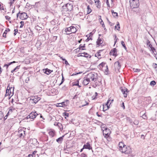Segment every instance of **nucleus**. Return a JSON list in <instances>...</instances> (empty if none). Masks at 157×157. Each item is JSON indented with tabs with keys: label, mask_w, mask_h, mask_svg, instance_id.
Returning a JSON list of instances; mask_svg holds the SVG:
<instances>
[{
	"label": "nucleus",
	"mask_w": 157,
	"mask_h": 157,
	"mask_svg": "<svg viewBox=\"0 0 157 157\" xmlns=\"http://www.w3.org/2000/svg\"><path fill=\"white\" fill-rule=\"evenodd\" d=\"M56 21L55 20H54L51 21V23L52 25H55L56 24Z\"/></svg>",
	"instance_id": "nucleus-34"
},
{
	"label": "nucleus",
	"mask_w": 157,
	"mask_h": 157,
	"mask_svg": "<svg viewBox=\"0 0 157 157\" xmlns=\"http://www.w3.org/2000/svg\"><path fill=\"white\" fill-rule=\"evenodd\" d=\"M69 103V100H66L60 103H57L56 104V106L58 107H64L66 106Z\"/></svg>",
	"instance_id": "nucleus-7"
},
{
	"label": "nucleus",
	"mask_w": 157,
	"mask_h": 157,
	"mask_svg": "<svg viewBox=\"0 0 157 157\" xmlns=\"http://www.w3.org/2000/svg\"><path fill=\"white\" fill-rule=\"evenodd\" d=\"M25 131L21 129L19 131V136L20 137H21L23 136V133L25 134Z\"/></svg>",
	"instance_id": "nucleus-23"
},
{
	"label": "nucleus",
	"mask_w": 157,
	"mask_h": 157,
	"mask_svg": "<svg viewBox=\"0 0 157 157\" xmlns=\"http://www.w3.org/2000/svg\"><path fill=\"white\" fill-rule=\"evenodd\" d=\"M45 73L47 75L50 74L52 71L51 70L46 68L45 69Z\"/></svg>",
	"instance_id": "nucleus-27"
},
{
	"label": "nucleus",
	"mask_w": 157,
	"mask_h": 157,
	"mask_svg": "<svg viewBox=\"0 0 157 157\" xmlns=\"http://www.w3.org/2000/svg\"><path fill=\"white\" fill-rule=\"evenodd\" d=\"M63 61H65V63L66 64V65H67V64H68V63L67 61L65 59H63Z\"/></svg>",
	"instance_id": "nucleus-51"
},
{
	"label": "nucleus",
	"mask_w": 157,
	"mask_h": 157,
	"mask_svg": "<svg viewBox=\"0 0 157 157\" xmlns=\"http://www.w3.org/2000/svg\"><path fill=\"white\" fill-rule=\"evenodd\" d=\"M87 1L91 5H92L94 3V2L91 0H87Z\"/></svg>",
	"instance_id": "nucleus-39"
},
{
	"label": "nucleus",
	"mask_w": 157,
	"mask_h": 157,
	"mask_svg": "<svg viewBox=\"0 0 157 157\" xmlns=\"http://www.w3.org/2000/svg\"><path fill=\"white\" fill-rule=\"evenodd\" d=\"M14 1V0H11L10 2V5H11L13 4V3Z\"/></svg>",
	"instance_id": "nucleus-52"
},
{
	"label": "nucleus",
	"mask_w": 157,
	"mask_h": 157,
	"mask_svg": "<svg viewBox=\"0 0 157 157\" xmlns=\"http://www.w3.org/2000/svg\"><path fill=\"white\" fill-rule=\"evenodd\" d=\"M10 87H9V86H8L7 89L6 90V94H7L8 95L9 94V92L10 91ZM12 88V87L11 88L10 90V93H11V89Z\"/></svg>",
	"instance_id": "nucleus-28"
},
{
	"label": "nucleus",
	"mask_w": 157,
	"mask_h": 157,
	"mask_svg": "<svg viewBox=\"0 0 157 157\" xmlns=\"http://www.w3.org/2000/svg\"><path fill=\"white\" fill-rule=\"evenodd\" d=\"M87 76L90 80H91L92 81L95 82L98 78V75L97 73L94 72L90 73Z\"/></svg>",
	"instance_id": "nucleus-3"
},
{
	"label": "nucleus",
	"mask_w": 157,
	"mask_h": 157,
	"mask_svg": "<svg viewBox=\"0 0 157 157\" xmlns=\"http://www.w3.org/2000/svg\"><path fill=\"white\" fill-rule=\"evenodd\" d=\"M130 5L132 8H136L139 5V0H130Z\"/></svg>",
	"instance_id": "nucleus-4"
},
{
	"label": "nucleus",
	"mask_w": 157,
	"mask_h": 157,
	"mask_svg": "<svg viewBox=\"0 0 157 157\" xmlns=\"http://www.w3.org/2000/svg\"><path fill=\"white\" fill-rule=\"evenodd\" d=\"M38 115V114L35 112H32L30 113L28 117H29V118H30V119H32L33 120Z\"/></svg>",
	"instance_id": "nucleus-9"
},
{
	"label": "nucleus",
	"mask_w": 157,
	"mask_h": 157,
	"mask_svg": "<svg viewBox=\"0 0 157 157\" xmlns=\"http://www.w3.org/2000/svg\"><path fill=\"white\" fill-rule=\"evenodd\" d=\"M4 116L3 113L0 112V120L2 119Z\"/></svg>",
	"instance_id": "nucleus-38"
},
{
	"label": "nucleus",
	"mask_w": 157,
	"mask_h": 157,
	"mask_svg": "<svg viewBox=\"0 0 157 157\" xmlns=\"http://www.w3.org/2000/svg\"><path fill=\"white\" fill-rule=\"evenodd\" d=\"M14 35H15L18 32V29H15L14 30Z\"/></svg>",
	"instance_id": "nucleus-46"
},
{
	"label": "nucleus",
	"mask_w": 157,
	"mask_h": 157,
	"mask_svg": "<svg viewBox=\"0 0 157 157\" xmlns=\"http://www.w3.org/2000/svg\"><path fill=\"white\" fill-rule=\"evenodd\" d=\"M85 47V44L82 45V44H80L79 47V49H81L82 50H84L85 49H83V48H84Z\"/></svg>",
	"instance_id": "nucleus-32"
},
{
	"label": "nucleus",
	"mask_w": 157,
	"mask_h": 157,
	"mask_svg": "<svg viewBox=\"0 0 157 157\" xmlns=\"http://www.w3.org/2000/svg\"><path fill=\"white\" fill-rule=\"evenodd\" d=\"M33 155L32 154H29L28 156V157H33Z\"/></svg>",
	"instance_id": "nucleus-59"
},
{
	"label": "nucleus",
	"mask_w": 157,
	"mask_h": 157,
	"mask_svg": "<svg viewBox=\"0 0 157 157\" xmlns=\"http://www.w3.org/2000/svg\"><path fill=\"white\" fill-rule=\"evenodd\" d=\"M117 27L119 29L120 28V25H119V23H118V24H117V25H116L115 26V28L116 29H117Z\"/></svg>",
	"instance_id": "nucleus-55"
},
{
	"label": "nucleus",
	"mask_w": 157,
	"mask_h": 157,
	"mask_svg": "<svg viewBox=\"0 0 157 157\" xmlns=\"http://www.w3.org/2000/svg\"><path fill=\"white\" fill-rule=\"evenodd\" d=\"M121 106L123 107V108L124 109H125V106H124V102H122V103Z\"/></svg>",
	"instance_id": "nucleus-53"
},
{
	"label": "nucleus",
	"mask_w": 157,
	"mask_h": 157,
	"mask_svg": "<svg viewBox=\"0 0 157 157\" xmlns=\"http://www.w3.org/2000/svg\"><path fill=\"white\" fill-rule=\"evenodd\" d=\"M134 72H138L140 71V70L138 69H134Z\"/></svg>",
	"instance_id": "nucleus-48"
},
{
	"label": "nucleus",
	"mask_w": 157,
	"mask_h": 157,
	"mask_svg": "<svg viewBox=\"0 0 157 157\" xmlns=\"http://www.w3.org/2000/svg\"><path fill=\"white\" fill-rule=\"evenodd\" d=\"M10 31V29L9 28H7L6 29L4 33L3 34V36L4 37H6V34L7 32H9Z\"/></svg>",
	"instance_id": "nucleus-24"
},
{
	"label": "nucleus",
	"mask_w": 157,
	"mask_h": 157,
	"mask_svg": "<svg viewBox=\"0 0 157 157\" xmlns=\"http://www.w3.org/2000/svg\"><path fill=\"white\" fill-rule=\"evenodd\" d=\"M16 63V62L14 61L12 62H11L10 63H9L8 64H6L4 65V67L6 66V69H7V70L8 67H9V65H11V64H12L13 63Z\"/></svg>",
	"instance_id": "nucleus-25"
},
{
	"label": "nucleus",
	"mask_w": 157,
	"mask_h": 157,
	"mask_svg": "<svg viewBox=\"0 0 157 157\" xmlns=\"http://www.w3.org/2000/svg\"><path fill=\"white\" fill-rule=\"evenodd\" d=\"M78 82L76 84H73V85H75V86H78V85L79 83H78Z\"/></svg>",
	"instance_id": "nucleus-61"
},
{
	"label": "nucleus",
	"mask_w": 157,
	"mask_h": 157,
	"mask_svg": "<svg viewBox=\"0 0 157 157\" xmlns=\"http://www.w3.org/2000/svg\"><path fill=\"white\" fill-rule=\"evenodd\" d=\"M121 44H122V45L123 46L124 48L126 50L127 49V48L126 47V46L125 45V44L124 43V42L123 41H121Z\"/></svg>",
	"instance_id": "nucleus-35"
},
{
	"label": "nucleus",
	"mask_w": 157,
	"mask_h": 157,
	"mask_svg": "<svg viewBox=\"0 0 157 157\" xmlns=\"http://www.w3.org/2000/svg\"><path fill=\"white\" fill-rule=\"evenodd\" d=\"M37 152V151H33L32 154H31L32 155H33V156H34L35 157V154Z\"/></svg>",
	"instance_id": "nucleus-43"
},
{
	"label": "nucleus",
	"mask_w": 157,
	"mask_h": 157,
	"mask_svg": "<svg viewBox=\"0 0 157 157\" xmlns=\"http://www.w3.org/2000/svg\"><path fill=\"white\" fill-rule=\"evenodd\" d=\"M90 81V80L86 76V77L84 78V79L83 81V84L84 85H88Z\"/></svg>",
	"instance_id": "nucleus-12"
},
{
	"label": "nucleus",
	"mask_w": 157,
	"mask_h": 157,
	"mask_svg": "<svg viewBox=\"0 0 157 157\" xmlns=\"http://www.w3.org/2000/svg\"><path fill=\"white\" fill-rule=\"evenodd\" d=\"M96 114L99 117H101V115L99 114L98 112H97Z\"/></svg>",
	"instance_id": "nucleus-58"
},
{
	"label": "nucleus",
	"mask_w": 157,
	"mask_h": 157,
	"mask_svg": "<svg viewBox=\"0 0 157 157\" xmlns=\"http://www.w3.org/2000/svg\"><path fill=\"white\" fill-rule=\"evenodd\" d=\"M121 89L124 98L127 97V93L129 92L128 89L125 87H121Z\"/></svg>",
	"instance_id": "nucleus-8"
},
{
	"label": "nucleus",
	"mask_w": 157,
	"mask_h": 157,
	"mask_svg": "<svg viewBox=\"0 0 157 157\" xmlns=\"http://www.w3.org/2000/svg\"><path fill=\"white\" fill-rule=\"evenodd\" d=\"M8 114H7L6 115V116H5V117H4V119L5 120H6V119H7V116H8Z\"/></svg>",
	"instance_id": "nucleus-57"
},
{
	"label": "nucleus",
	"mask_w": 157,
	"mask_h": 157,
	"mask_svg": "<svg viewBox=\"0 0 157 157\" xmlns=\"http://www.w3.org/2000/svg\"><path fill=\"white\" fill-rule=\"evenodd\" d=\"M77 31L76 28L73 26L66 28L64 30V32L65 34L67 35L70 34L71 33H75Z\"/></svg>",
	"instance_id": "nucleus-2"
},
{
	"label": "nucleus",
	"mask_w": 157,
	"mask_h": 157,
	"mask_svg": "<svg viewBox=\"0 0 157 157\" xmlns=\"http://www.w3.org/2000/svg\"><path fill=\"white\" fill-rule=\"evenodd\" d=\"M0 10H4V7H3V6H2V7H1V9H0Z\"/></svg>",
	"instance_id": "nucleus-62"
},
{
	"label": "nucleus",
	"mask_w": 157,
	"mask_h": 157,
	"mask_svg": "<svg viewBox=\"0 0 157 157\" xmlns=\"http://www.w3.org/2000/svg\"><path fill=\"white\" fill-rule=\"evenodd\" d=\"M20 66H17L13 70L15 71H16V70L20 68Z\"/></svg>",
	"instance_id": "nucleus-44"
},
{
	"label": "nucleus",
	"mask_w": 157,
	"mask_h": 157,
	"mask_svg": "<svg viewBox=\"0 0 157 157\" xmlns=\"http://www.w3.org/2000/svg\"><path fill=\"white\" fill-rule=\"evenodd\" d=\"M114 67L115 70H117L119 71L121 68V64L118 61L115 62L114 64Z\"/></svg>",
	"instance_id": "nucleus-10"
},
{
	"label": "nucleus",
	"mask_w": 157,
	"mask_h": 157,
	"mask_svg": "<svg viewBox=\"0 0 157 157\" xmlns=\"http://www.w3.org/2000/svg\"><path fill=\"white\" fill-rule=\"evenodd\" d=\"M95 5L96 7L98 9H100L101 7V4L99 0H95L94 1Z\"/></svg>",
	"instance_id": "nucleus-14"
},
{
	"label": "nucleus",
	"mask_w": 157,
	"mask_h": 157,
	"mask_svg": "<svg viewBox=\"0 0 157 157\" xmlns=\"http://www.w3.org/2000/svg\"><path fill=\"white\" fill-rule=\"evenodd\" d=\"M105 124H102V125H101V128H102V129L103 128H105Z\"/></svg>",
	"instance_id": "nucleus-54"
},
{
	"label": "nucleus",
	"mask_w": 157,
	"mask_h": 157,
	"mask_svg": "<svg viewBox=\"0 0 157 157\" xmlns=\"http://www.w3.org/2000/svg\"><path fill=\"white\" fill-rule=\"evenodd\" d=\"M103 110L104 111H105L106 110H107V109H107V107H106V106H105V105H103Z\"/></svg>",
	"instance_id": "nucleus-49"
},
{
	"label": "nucleus",
	"mask_w": 157,
	"mask_h": 157,
	"mask_svg": "<svg viewBox=\"0 0 157 157\" xmlns=\"http://www.w3.org/2000/svg\"><path fill=\"white\" fill-rule=\"evenodd\" d=\"M150 51H152V53H154V51L156 52V51H155V48H153V47H152H152H151L150 48Z\"/></svg>",
	"instance_id": "nucleus-37"
},
{
	"label": "nucleus",
	"mask_w": 157,
	"mask_h": 157,
	"mask_svg": "<svg viewBox=\"0 0 157 157\" xmlns=\"http://www.w3.org/2000/svg\"><path fill=\"white\" fill-rule=\"evenodd\" d=\"M78 97V95L77 94H75L73 97V99L77 98Z\"/></svg>",
	"instance_id": "nucleus-56"
},
{
	"label": "nucleus",
	"mask_w": 157,
	"mask_h": 157,
	"mask_svg": "<svg viewBox=\"0 0 157 157\" xmlns=\"http://www.w3.org/2000/svg\"><path fill=\"white\" fill-rule=\"evenodd\" d=\"M110 54L111 55H112L115 56H117V53L116 49V48H113V50L111 51Z\"/></svg>",
	"instance_id": "nucleus-15"
},
{
	"label": "nucleus",
	"mask_w": 157,
	"mask_h": 157,
	"mask_svg": "<svg viewBox=\"0 0 157 157\" xmlns=\"http://www.w3.org/2000/svg\"><path fill=\"white\" fill-rule=\"evenodd\" d=\"M102 51H103V50H99L98 52L97 53L95 54V56L98 57V59H100L101 58V57H100L101 56V55L100 53L101 52H102Z\"/></svg>",
	"instance_id": "nucleus-19"
},
{
	"label": "nucleus",
	"mask_w": 157,
	"mask_h": 157,
	"mask_svg": "<svg viewBox=\"0 0 157 157\" xmlns=\"http://www.w3.org/2000/svg\"><path fill=\"white\" fill-rule=\"evenodd\" d=\"M13 110L12 109H10L9 110L7 114H8V115H9V113H12Z\"/></svg>",
	"instance_id": "nucleus-45"
},
{
	"label": "nucleus",
	"mask_w": 157,
	"mask_h": 157,
	"mask_svg": "<svg viewBox=\"0 0 157 157\" xmlns=\"http://www.w3.org/2000/svg\"><path fill=\"white\" fill-rule=\"evenodd\" d=\"M35 29L38 31H41L42 30V28L40 27L38 25H37L35 27Z\"/></svg>",
	"instance_id": "nucleus-30"
},
{
	"label": "nucleus",
	"mask_w": 157,
	"mask_h": 157,
	"mask_svg": "<svg viewBox=\"0 0 157 157\" xmlns=\"http://www.w3.org/2000/svg\"><path fill=\"white\" fill-rule=\"evenodd\" d=\"M150 41L149 40H147V45L148 46V48L149 49H150V48L151 47H152V45L150 44Z\"/></svg>",
	"instance_id": "nucleus-26"
},
{
	"label": "nucleus",
	"mask_w": 157,
	"mask_h": 157,
	"mask_svg": "<svg viewBox=\"0 0 157 157\" xmlns=\"http://www.w3.org/2000/svg\"><path fill=\"white\" fill-rule=\"evenodd\" d=\"M83 148L87 149L89 150H90L92 149V147L90 146V144L89 143H86V144H85L83 146Z\"/></svg>",
	"instance_id": "nucleus-16"
},
{
	"label": "nucleus",
	"mask_w": 157,
	"mask_h": 157,
	"mask_svg": "<svg viewBox=\"0 0 157 157\" xmlns=\"http://www.w3.org/2000/svg\"><path fill=\"white\" fill-rule=\"evenodd\" d=\"M63 115L68 117L69 116V114L66 113H63Z\"/></svg>",
	"instance_id": "nucleus-50"
},
{
	"label": "nucleus",
	"mask_w": 157,
	"mask_h": 157,
	"mask_svg": "<svg viewBox=\"0 0 157 157\" xmlns=\"http://www.w3.org/2000/svg\"><path fill=\"white\" fill-rule=\"evenodd\" d=\"M102 130L104 136L108 140V139H109V136L111 133V131L109 129L107 128H105L104 129H102Z\"/></svg>",
	"instance_id": "nucleus-5"
},
{
	"label": "nucleus",
	"mask_w": 157,
	"mask_h": 157,
	"mask_svg": "<svg viewBox=\"0 0 157 157\" xmlns=\"http://www.w3.org/2000/svg\"><path fill=\"white\" fill-rule=\"evenodd\" d=\"M113 99H109L108 100L107 103L105 105V107L106 106L107 108V109H109L110 105L113 102Z\"/></svg>",
	"instance_id": "nucleus-11"
},
{
	"label": "nucleus",
	"mask_w": 157,
	"mask_h": 157,
	"mask_svg": "<svg viewBox=\"0 0 157 157\" xmlns=\"http://www.w3.org/2000/svg\"><path fill=\"white\" fill-rule=\"evenodd\" d=\"M156 84V82L155 81H151L150 83V84L152 86H154Z\"/></svg>",
	"instance_id": "nucleus-33"
},
{
	"label": "nucleus",
	"mask_w": 157,
	"mask_h": 157,
	"mask_svg": "<svg viewBox=\"0 0 157 157\" xmlns=\"http://www.w3.org/2000/svg\"><path fill=\"white\" fill-rule=\"evenodd\" d=\"M40 98L37 96L35 97L33 99V102L35 103H36L38 101L40 100Z\"/></svg>",
	"instance_id": "nucleus-18"
},
{
	"label": "nucleus",
	"mask_w": 157,
	"mask_h": 157,
	"mask_svg": "<svg viewBox=\"0 0 157 157\" xmlns=\"http://www.w3.org/2000/svg\"><path fill=\"white\" fill-rule=\"evenodd\" d=\"M64 135H63L62 136L60 137L57 139L56 140V141L59 144L61 143L62 141L63 140V138L64 137Z\"/></svg>",
	"instance_id": "nucleus-17"
},
{
	"label": "nucleus",
	"mask_w": 157,
	"mask_h": 157,
	"mask_svg": "<svg viewBox=\"0 0 157 157\" xmlns=\"http://www.w3.org/2000/svg\"><path fill=\"white\" fill-rule=\"evenodd\" d=\"M63 8L65 11H71L73 9V6L72 4L67 3L63 6Z\"/></svg>",
	"instance_id": "nucleus-6"
},
{
	"label": "nucleus",
	"mask_w": 157,
	"mask_h": 157,
	"mask_svg": "<svg viewBox=\"0 0 157 157\" xmlns=\"http://www.w3.org/2000/svg\"><path fill=\"white\" fill-rule=\"evenodd\" d=\"M48 134L51 137H53L54 136L55 131L53 130H52L49 132Z\"/></svg>",
	"instance_id": "nucleus-20"
},
{
	"label": "nucleus",
	"mask_w": 157,
	"mask_h": 157,
	"mask_svg": "<svg viewBox=\"0 0 157 157\" xmlns=\"http://www.w3.org/2000/svg\"><path fill=\"white\" fill-rule=\"evenodd\" d=\"M103 41L101 40V39L99 38L97 41V45H101L103 43Z\"/></svg>",
	"instance_id": "nucleus-22"
},
{
	"label": "nucleus",
	"mask_w": 157,
	"mask_h": 157,
	"mask_svg": "<svg viewBox=\"0 0 157 157\" xmlns=\"http://www.w3.org/2000/svg\"><path fill=\"white\" fill-rule=\"evenodd\" d=\"M103 23H104V22L102 20H101V21L100 22V24L102 25V24H103Z\"/></svg>",
	"instance_id": "nucleus-64"
},
{
	"label": "nucleus",
	"mask_w": 157,
	"mask_h": 157,
	"mask_svg": "<svg viewBox=\"0 0 157 157\" xmlns=\"http://www.w3.org/2000/svg\"><path fill=\"white\" fill-rule=\"evenodd\" d=\"M119 147V150L122 153L125 154H128L130 152L131 150L129 147H127L124 143L122 142H120L118 144Z\"/></svg>",
	"instance_id": "nucleus-1"
},
{
	"label": "nucleus",
	"mask_w": 157,
	"mask_h": 157,
	"mask_svg": "<svg viewBox=\"0 0 157 157\" xmlns=\"http://www.w3.org/2000/svg\"><path fill=\"white\" fill-rule=\"evenodd\" d=\"M106 3L107 6H109V2L108 0H107V1H106Z\"/></svg>",
	"instance_id": "nucleus-60"
},
{
	"label": "nucleus",
	"mask_w": 157,
	"mask_h": 157,
	"mask_svg": "<svg viewBox=\"0 0 157 157\" xmlns=\"http://www.w3.org/2000/svg\"><path fill=\"white\" fill-rule=\"evenodd\" d=\"M111 12H112V15H113V16L114 17H117L118 16L117 13H116V12H114V11L113 10H112Z\"/></svg>",
	"instance_id": "nucleus-29"
},
{
	"label": "nucleus",
	"mask_w": 157,
	"mask_h": 157,
	"mask_svg": "<svg viewBox=\"0 0 157 157\" xmlns=\"http://www.w3.org/2000/svg\"><path fill=\"white\" fill-rule=\"evenodd\" d=\"M79 54L80 55L79 56H83L86 57H88L89 56L88 54L86 52L79 53Z\"/></svg>",
	"instance_id": "nucleus-21"
},
{
	"label": "nucleus",
	"mask_w": 157,
	"mask_h": 157,
	"mask_svg": "<svg viewBox=\"0 0 157 157\" xmlns=\"http://www.w3.org/2000/svg\"><path fill=\"white\" fill-rule=\"evenodd\" d=\"M105 65V63L104 62H102L99 64L98 67H99L100 68L101 67H103V66Z\"/></svg>",
	"instance_id": "nucleus-36"
},
{
	"label": "nucleus",
	"mask_w": 157,
	"mask_h": 157,
	"mask_svg": "<svg viewBox=\"0 0 157 157\" xmlns=\"http://www.w3.org/2000/svg\"><path fill=\"white\" fill-rule=\"evenodd\" d=\"M24 22L23 21H21L20 22V23L21 24V25L20 26V28H22L23 27V26L24 25Z\"/></svg>",
	"instance_id": "nucleus-42"
},
{
	"label": "nucleus",
	"mask_w": 157,
	"mask_h": 157,
	"mask_svg": "<svg viewBox=\"0 0 157 157\" xmlns=\"http://www.w3.org/2000/svg\"><path fill=\"white\" fill-rule=\"evenodd\" d=\"M5 18L7 20H8V21H9V20L10 19V17L8 16H5Z\"/></svg>",
	"instance_id": "nucleus-47"
},
{
	"label": "nucleus",
	"mask_w": 157,
	"mask_h": 157,
	"mask_svg": "<svg viewBox=\"0 0 157 157\" xmlns=\"http://www.w3.org/2000/svg\"><path fill=\"white\" fill-rule=\"evenodd\" d=\"M57 37L56 36H54L53 37V38L55 39V40H56L57 39Z\"/></svg>",
	"instance_id": "nucleus-63"
},
{
	"label": "nucleus",
	"mask_w": 157,
	"mask_h": 157,
	"mask_svg": "<svg viewBox=\"0 0 157 157\" xmlns=\"http://www.w3.org/2000/svg\"><path fill=\"white\" fill-rule=\"evenodd\" d=\"M28 18L27 15L25 13H21L20 18L22 20L26 19Z\"/></svg>",
	"instance_id": "nucleus-13"
},
{
	"label": "nucleus",
	"mask_w": 157,
	"mask_h": 157,
	"mask_svg": "<svg viewBox=\"0 0 157 157\" xmlns=\"http://www.w3.org/2000/svg\"><path fill=\"white\" fill-rule=\"evenodd\" d=\"M81 157H87V155L84 153H82L81 155Z\"/></svg>",
	"instance_id": "nucleus-41"
},
{
	"label": "nucleus",
	"mask_w": 157,
	"mask_h": 157,
	"mask_svg": "<svg viewBox=\"0 0 157 157\" xmlns=\"http://www.w3.org/2000/svg\"><path fill=\"white\" fill-rule=\"evenodd\" d=\"M87 9L88 14L90 13L91 12L92 10L90 8L89 6H87Z\"/></svg>",
	"instance_id": "nucleus-31"
},
{
	"label": "nucleus",
	"mask_w": 157,
	"mask_h": 157,
	"mask_svg": "<svg viewBox=\"0 0 157 157\" xmlns=\"http://www.w3.org/2000/svg\"><path fill=\"white\" fill-rule=\"evenodd\" d=\"M62 81H61V82L59 84V85H61V84H62L63 83V82L64 81V78L63 75V74H62Z\"/></svg>",
	"instance_id": "nucleus-40"
}]
</instances>
